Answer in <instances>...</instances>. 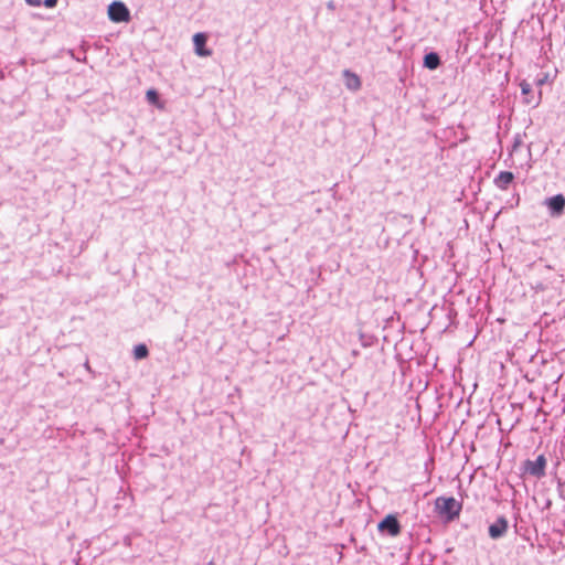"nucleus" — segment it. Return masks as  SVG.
<instances>
[{"mask_svg": "<svg viewBox=\"0 0 565 565\" xmlns=\"http://www.w3.org/2000/svg\"><path fill=\"white\" fill-rule=\"evenodd\" d=\"M508 520L499 516L494 523L489 526V536L493 540L502 537L508 531Z\"/></svg>", "mask_w": 565, "mask_h": 565, "instance_id": "6", "label": "nucleus"}, {"mask_svg": "<svg viewBox=\"0 0 565 565\" xmlns=\"http://www.w3.org/2000/svg\"><path fill=\"white\" fill-rule=\"evenodd\" d=\"M544 82H545V78H542V79L537 81V85H543Z\"/></svg>", "mask_w": 565, "mask_h": 565, "instance_id": "16", "label": "nucleus"}, {"mask_svg": "<svg viewBox=\"0 0 565 565\" xmlns=\"http://www.w3.org/2000/svg\"><path fill=\"white\" fill-rule=\"evenodd\" d=\"M499 177H508L511 178L513 174L511 172H501Z\"/></svg>", "mask_w": 565, "mask_h": 565, "instance_id": "15", "label": "nucleus"}, {"mask_svg": "<svg viewBox=\"0 0 565 565\" xmlns=\"http://www.w3.org/2000/svg\"><path fill=\"white\" fill-rule=\"evenodd\" d=\"M440 60L436 53H429L424 57V65L429 70H435L439 66Z\"/></svg>", "mask_w": 565, "mask_h": 565, "instance_id": "10", "label": "nucleus"}, {"mask_svg": "<svg viewBox=\"0 0 565 565\" xmlns=\"http://www.w3.org/2000/svg\"><path fill=\"white\" fill-rule=\"evenodd\" d=\"M493 181L499 189L505 190L509 188L513 179H493Z\"/></svg>", "mask_w": 565, "mask_h": 565, "instance_id": "13", "label": "nucleus"}, {"mask_svg": "<svg viewBox=\"0 0 565 565\" xmlns=\"http://www.w3.org/2000/svg\"><path fill=\"white\" fill-rule=\"evenodd\" d=\"M206 40H207V38L204 33L194 34L193 44H194V50H195L196 55L206 57L212 54V52L205 47Z\"/></svg>", "mask_w": 565, "mask_h": 565, "instance_id": "7", "label": "nucleus"}, {"mask_svg": "<svg viewBox=\"0 0 565 565\" xmlns=\"http://www.w3.org/2000/svg\"><path fill=\"white\" fill-rule=\"evenodd\" d=\"M108 18L116 23L129 22L130 12L121 1H114L108 6Z\"/></svg>", "mask_w": 565, "mask_h": 565, "instance_id": "2", "label": "nucleus"}, {"mask_svg": "<svg viewBox=\"0 0 565 565\" xmlns=\"http://www.w3.org/2000/svg\"><path fill=\"white\" fill-rule=\"evenodd\" d=\"M207 565H214V563H213V562H210Z\"/></svg>", "mask_w": 565, "mask_h": 565, "instance_id": "17", "label": "nucleus"}, {"mask_svg": "<svg viewBox=\"0 0 565 565\" xmlns=\"http://www.w3.org/2000/svg\"><path fill=\"white\" fill-rule=\"evenodd\" d=\"M520 87L523 95H527L531 92V85L525 81L521 82Z\"/></svg>", "mask_w": 565, "mask_h": 565, "instance_id": "14", "label": "nucleus"}, {"mask_svg": "<svg viewBox=\"0 0 565 565\" xmlns=\"http://www.w3.org/2000/svg\"><path fill=\"white\" fill-rule=\"evenodd\" d=\"M343 79L344 85L349 90L356 92L361 88V79L355 73L349 70L343 71Z\"/></svg>", "mask_w": 565, "mask_h": 565, "instance_id": "8", "label": "nucleus"}, {"mask_svg": "<svg viewBox=\"0 0 565 565\" xmlns=\"http://www.w3.org/2000/svg\"><path fill=\"white\" fill-rule=\"evenodd\" d=\"M30 6L39 7L42 3L46 8H54L56 6L57 0H25Z\"/></svg>", "mask_w": 565, "mask_h": 565, "instance_id": "12", "label": "nucleus"}, {"mask_svg": "<svg viewBox=\"0 0 565 565\" xmlns=\"http://www.w3.org/2000/svg\"><path fill=\"white\" fill-rule=\"evenodd\" d=\"M148 354L149 351L146 344H138L134 348V356L136 360L146 359Z\"/></svg>", "mask_w": 565, "mask_h": 565, "instance_id": "11", "label": "nucleus"}, {"mask_svg": "<svg viewBox=\"0 0 565 565\" xmlns=\"http://www.w3.org/2000/svg\"><path fill=\"white\" fill-rule=\"evenodd\" d=\"M379 530L396 536L401 532V525L395 515L388 514L379 523Z\"/></svg>", "mask_w": 565, "mask_h": 565, "instance_id": "4", "label": "nucleus"}, {"mask_svg": "<svg viewBox=\"0 0 565 565\" xmlns=\"http://www.w3.org/2000/svg\"><path fill=\"white\" fill-rule=\"evenodd\" d=\"M546 459L540 455L535 460H526L525 470L534 477H542L545 475Z\"/></svg>", "mask_w": 565, "mask_h": 565, "instance_id": "5", "label": "nucleus"}, {"mask_svg": "<svg viewBox=\"0 0 565 565\" xmlns=\"http://www.w3.org/2000/svg\"><path fill=\"white\" fill-rule=\"evenodd\" d=\"M544 205L548 209L551 216H561L565 210V196L563 194H556L547 198L544 201Z\"/></svg>", "mask_w": 565, "mask_h": 565, "instance_id": "3", "label": "nucleus"}, {"mask_svg": "<svg viewBox=\"0 0 565 565\" xmlns=\"http://www.w3.org/2000/svg\"><path fill=\"white\" fill-rule=\"evenodd\" d=\"M436 511L448 520L458 518L461 511V504L452 497H439L435 501Z\"/></svg>", "mask_w": 565, "mask_h": 565, "instance_id": "1", "label": "nucleus"}, {"mask_svg": "<svg viewBox=\"0 0 565 565\" xmlns=\"http://www.w3.org/2000/svg\"><path fill=\"white\" fill-rule=\"evenodd\" d=\"M146 98L148 103L154 105L158 109H164V103L160 99L159 94L156 89L150 88L146 92Z\"/></svg>", "mask_w": 565, "mask_h": 565, "instance_id": "9", "label": "nucleus"}]
</instances>
